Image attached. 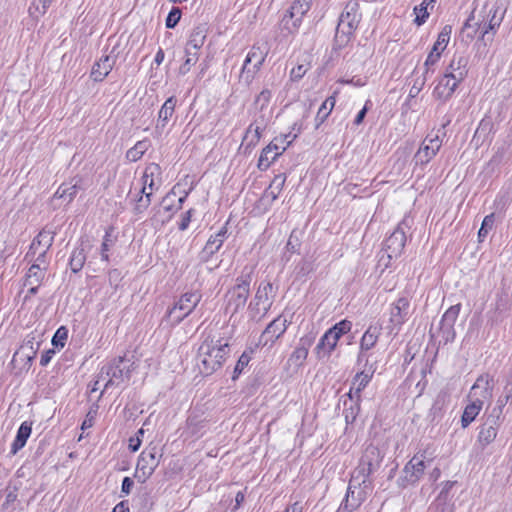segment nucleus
I'll return each mask as SVG.
<instances>
[{
	"label": "nucleus",
	"instance_id": "f257e3e1",
	"mask_svg": "<svg viewBox=\"0 0 512 512\" xmlns=\"http://www.w3.org/2000/svg\"><path fill=\"white\" fill-rule=\"evenodd\" d=\"M506 10L498 2H486L480 10H474L464 23L463 29L476 28L482 40L492 41L500 27Z\"/></svg>",
	"mask_w": 512,
	"mask_h": 512
},
{
	"label": "nucleus",
	"instance_id": "f03ea898",
	"mask_svg": "<svg viewBox=\"0 0 512 512\" xmlns=\"http://www.w3.org/2000/svg\"><path fill=\"white\" fill-rule=\"evenodd\" d=\"M230 354L227 340L207 336L198 348V368L202 375L209 376L218 371Z\"/></svg>",
	"mask_w": 512,
	"mask_h": 512
},
{
	"label": "nucleus",
	"instance_id": "7ed1b4c3",
	"mask_svg": "<svg viewBox=\"0 0 512 512\" xmlns=\"http://www.w3.org/2000/svg\"><path fill=\"white\" fill-rule=\"evenodd\" d=\"M253 268L245 267L242 273L236 278L235 285L226 293V311L232 315L243 309L250 295Z\"/></svg>",
	"mask_w": 512,
	"mask_h": 512
},
{
	"label": "nucleus",
	"instance_id": "20e7f679",
	"mask_svg": "<svg viewBox=\"0 0 512 512\" xmlns=\"http://www.w3.org/2000/svg\"><path fill=\"white\" fill-rule=\"evenodd\" d=\"M133 364L134 363L126 357H118L113 359L111 362L107 363L101 368L95 386L99 383V381L106 380L104 390H107L109 387L118 385L125 379H129L130 373L133 370Z\"/></svg>",
	"mask_w": 512,
	"mask_h": 512
},
{
	"label": "nucleus",
	"instance_id": "39448f33",
	"mask_svg": "<svg viewBox=\"0 0 512 512\" xmlns=\"http://www.w3.org/2000/svg\"><path fill=\"white\" fill-rule=\"evenodd\" d=\"M297 138V134L289 132L287 134L275 137L266 147L261 151L258 168L261 171L267 170L270 165L290 146V144Z\"/></svg>",
	"mask_w": 512,
	"mask_h": 512
},
{
	"label": "nucleus",
	"instance_id": "423d86ee",
	"mask_svg": "<svg viewBox=\"0 0 512 512\" xmlns=\"http://www.w3.org/2000/svg\"><path fill=\"white\" fill-rule=\"evenodd\" d=\"M383 455L381 454L378 447L374 445H368L359 462L358 467L352 474V476H359L365 487H370L372 484L369 476L378 470L382 462Z\"/></svg>",
	"mask_w": 512,
	"mask_h": 512
},
{
	"label": "nucleus",
	"instance_id": "0eeeda50",
	"mask_svg": "<svg viewBox=\"0 0 512 512\" xmlns=\"http://www.w3.org/2000/svg\"><path fill=\"white\" fill-rule=\"evenodd\" d=\"M201 299L202 294L197 290L185 292L167 311V317L173 325H178L194 311Z\"/></svg>",
	"mask_w": 512,
	"mask_h": 512
},
{
	"label": "nucleus",
	"instance_id": "6e6552de",
	"mask_svg": "<svg viewBox=\"0 0 512 512\" xmlns=\"http://www.w3.org/2000/svg\"><path fill=\"white\" fill-rule=\"evenodd\" d=\"M371 491L372 484L370 487H365L359 476H352L347 488L346 497L336 512H352L356 510L366 500Z\"/></svg>",
	"mask_w": 512,
	"mask_h": 512
},
{
	"label": "nucleus",
	"instance_id": "1a4fd4ad",
	"mask_svg": "<svg viewBox=\"0 0 512 512\" xmlns=\"http://www.w3.org/2000/svg\"><path fill=\"white\" fill-rule=\"evenodd\" d=\"M268 54V47L266 43L254 44L248 52L242 67V77L247 82L252 81L255 74L260 70Z\"/></svg>",
	"mask_w": 512,
	"mask_h": 512
},
{
	"label": "nucleus",
	"instance_id": "9d476101",
	"mask_svg": "<svg viewBox=\"0 0 512 512\" xmlns=\"http://www.w3.org/2000/svg\"><path fill=\"white\" fill-rule=\"evenodd\" d=\"M407 229H409V225L406 220H403L389 237H387L384 241V253L381 256V260L384 258L385 254L389 260L398 258L402 254L406 243Z\"/></svg>",
	"mask_w": 512,
	"mask_h": 512
},
{
	"label": "nucleus",
	"instance_id": "9b49d317",
	"mask_svg": "<svg viewBox=\"0 0 512 512\" xmlns=\"http://www.w3.org/2000/svg\"><path fill=\"white\" fill-rule=\"evenodd\" d=\"M360 6L356 0L347 2L344 10L342 11L337 26V31L350 36L358 28L361 21Z\"/></svg>",
	"mask_w": 512,
	"mask_h": 512
},
{
	"label": "nucleus",
	"instance_id": "f8f14e48",
	"mask_svg": "<svg viewBox=\"0 0 512 512\" xmlns=\"http://www.w3.org/2000/svg\"><path fill=\"white\" fill-rule=\"evenodd\" d=\"M161 454L153 447L141 452L137 465L135 477L139 482L144 483L155 471L160 462Z\"/></svg>",
	"mask_w": 512,
	"mask_h": 512
},
{
	"label": "nucleus",
	"instance_id": "ddd939ff",
	"mask_svg": "<svg viewBox=\"0 0 512 512\" xmlns=\"http://www.w3.org/2000/svg\"><path fill=\"white\" fill-rule=\"evenodd\" d=\"M273 285L271 282H262L258 286L254 298L249 303L248 309L253 318L264 316L272 306Z\"/></svg>",
	"mask_w": 512,
	"mask_h": 512
},
{
	"label": "nucleus",
	"instance_id": "4468645a",
	"mask_svg": "<svg viewBox=\"0 0 512 512\" xmlns=\"http://www.w3.org/2000/svg\"><path fill=\"white\" fill-rule=\"evenodd\" d=\"M312 0H296L282 19V24L290 33L296 31L303 16L310 10Z\"/></svg>",
	"mask_w": 512,
	"mask_h": 512
},
{
	"label": "nucleus",
	"instance_id": "2eb2a0df",
	"mask_svg": "<svg viewBox=\"0 0 512 512\" xmlns=\"http://www.w3.org/2000/svg\"><path fill=\"white\" fill-rule=\"evenodd\" d=\"M118 55L119 52L117 45L112 47L110 50L105 49L99 61H97L92 67V79L96 82L103 81L113 69L118 59Z\"/></svg>",
	"mask_w": 512,
	"mask_h": 512
},
{
	"label": "nucleus",
	"instance_id": "dca6fc26",
	"mask_svg": "<svg viewBox=\"0 0 512 512\" xmlns=\"http://www.w3.org/2000/svg\"><path fill=\"white\" fill-rule=\"evenodd\" d=\"M375 370L376 368L374 367V365H369L368 359H366L364 369L361 372H358L352 380L350 390L347 394L350 401L361 402V392L371 381L373 374L375 373Z\"/></svg>",
	"mask_w": 512,
	"mask_h": 512
},
{
	"label": "nucleus",
	"instance_id": "f3484780",
	"mask_svg": "<svg viewBox=\"0 0 512 512\" xmlns=\"http://www.w3.org/2000/svg\"><path fill=\"white\" fill-rule=\"evenodd\" d=\"M460 309V304L451 306L446 310L439 322V334L444 344L453 341L455 338L454 325L459 316Z\"/></svg>",
	"mask_w": 512,
	"mask_h": 512
},
{
	"label": "nucleus",
	"instance_id": "a211bd4d",
	"mask_svg": "<svg viewBox=\"0 0 512 512\" xmlns=\"http://www.w3.org/2000/svg\"><path fill=\"white\" fill-rule=\"evenodd\" d=\"M426 465L418 461V458H411V460L404 466L402 474L398 478V485L406 488L409 485H415L422 478Z\"/></svg>",
	"mask_w": 512,
	"mask_h": 512
},
{
	"label": "nucleus",
	"instance_id": "6ab92c4d",
	"mask_svg": "<svg viewBox=\"0 0 512 512\" xmlns=\"http://www.w3.org/2000/svg\"><path fill=\"white\" fill-rule=\"evenodd\" d=\"M410 316V299L407 296L399 297L391 305L389 322L399 331L400 327L409 319Z\"/></svg>",
	"mask_w": 512,
	"mask_h": 512
},
{
	"label": "nucleus",
	"instance_id": "aec40b11",
	"mask_svg": "<svg viewBox=\"0 0 512 512\" xmlns=\"http://www.w3.org/2000/svg\"><path fill=\"white\" fill-rule=\"evenodd\" d=\"M382 325L379 323L370 324L360 339L359 353L357 356V362H366L368 357L366 352L371 350L377 343L381 335Z\"/></svg>",
	"mask_w": 512,
	"mask_h": 512
},
{
	"label": "nucleus",
	"instance_id": "412c9836",
	"mask_svg": "<svg viewBox=\"0 0 512 512\" xmlns=\"http://www.w3.org/2000/svg\"><path fill=\"white\" fill-rule=\"evenodd\" d=\"M55 237V231L47 226L44 227L32 240L26 258L35 257L38 251L48 252L51 248Z\"/></svg>",
	"mask_w": 512,
	"mask_h": 512
},
{
	"label": "nucleus",
	"instance_id": "4be33fe9",
	"mask_svg": "<svg viewBox=\"0 0 512 512\" xmlns=\"http://www.w3.org/2000/svg\"><path fill=\"white\" fill-rule=\"evenodd\" d=\"M501 422V420L490 415L486 417L484 423L479 427L477 436V440L482 446H487L495 440Z\"/></svg>",
	"mask_w": 512,
	"mask_h": 512
},
{
	"label": "nucleus",
	"instance_id": "5701e85b",
	"mask_svg": "<svg viewBox=\"0 0 512 512\" xmlns=\"http://www.w3.org/2000/svg\"><path fill=\"white\" fill-rule=\"evenodd\" d=\"M492 382L493 379L488 374L480 375L471 387L469 398L472 400L479 398L482 403H484V400L490 399L493 389Z\"/></svg>",
	"mask_w": 512,
	"mask_h": 512
},
{
	"label": "nucleus",
	"instance_id": "b1692460",
	"mask_svg": "<svg viewBox=\"0 0 512 512\" xmlns=\"http://www.w3.org/2000/svg\"><path fill=\"white\" fill-rule=\"evenodd\" d=\"M461 82L448 74H444L435 87L433 95L439 100L447 101L452 97Z\"/></svg>",
	"mask_w": 512,
	"mask_h": 512
},
{
	"label": "nucleus",
	"instance_id": "393cba45",
	"mask_svg": "<svg viewBox=\"0 0 512 512\" xmlns=\"http://www.w3.org/2000/svg\"><path fill=\"white\" fill-rule=\"evenodd\" d=\"M289 321L283 315L275 318L262 333V339L265 340V344L268 342L274 343L280 338L286 331Z\"/></svg>",
	"mask_w": 512,
	"mask_h": 512
},
{
	"label": "nucleus",
	"instance_id": "a878e982",
	"mask_svg": "<svg viewBox=\"0 0 512 512\" xmlns=\"http://www.w3.org/2000/svg\"><path fill=\"white\" fill-rule=\"evenodd\" d=\"M312 343H313L312 337L306 336V337L300 338L297 346L295 347L294 351L291 353V355L288 359V363L291 366H294L296 368L303 366V364L308 356L309 348L312 345Z\"/></svg>",
	"mask_w": 512,
	"mask_h": 512
},
{
	"label": "nucleus",
	"instance_id": "bb28decb",
	"mask_svg": "<svg viewBox=\"0 0 512 512\" xmlns=\"http://www.w3.org/2000/svg\"><path fill=\"white\" fill-rule=\"evenodd\" d=\"M468 58L462 54H454L450 64L446 68L445 74H448L458 81H463L468 73Z\"/></svg>",
	"mask_w": 512,
	"mask_h": 512
},
{
	"label": "nucleus",
	"instance_id": "cd10ccee",
	"mask_svg": "<svg viewBox=\"0 0 512 512\" xmlns=\"http://www.w3.org/2000/svg\"><path fill=\"white\" fill-rule=\"evenodd\" d=\"M91 249V244L89 241H81L78 246H76L69 259V265L71 271L74 273H78L83 268L86 258L87 252Z\"/></svg>",
	"mask_w": 512,
	"mask_h": 512
},
{
	"label": "nucleus",
	"instance_id": "c85d7f7f",
	"mask_svg": "<svg viewBox=\"0 0 512 512\" xmlns=\"http://www.w3.org/2000/svg\"><path fill=\"white\" fill-rule=\"evenodd\" d=\"M339 339L329 329L320 338L315 347L316 355L319 359L329 357L335 350Z\"/></svg>",
	"mask_w": 512,
	"mask_h": 512
},
{
	"label": "nucleus",
	"instance_id": "c756f323",
	"mask_svg": "<svg viewBox=\"0 0 512 512\" xmlns=\"http://www.w3.org/2000/svg\"><path fill=\"white\" fill-rule=\"evenodd\" d=\"M177 99L175 96L169 97L158 112V120L155 127L156 131L162 132L166 127L169 119L173 115L176 107Z\"/></svg>",
	"mask_w": 512,
	"mask_h": 512
},
{
	"label": "nucleus",
	"instance_id": "7c9ffc66",
	"mask_svg": "<svg viewBox=\"0 0 512 512\" xmlns=\"http://www.w3.org/2000/svg\"><path fill=\"white\" fill-rule=\"evenodd\" d=\"M160 174V167L157 164H150L148 167H146L144 174L142 176V186L139 189V193L146 194L151 193L154 189L155 182H154V175Z\"/></svg>",
	"mask_w": 512,
	"mask_h": 512
},
{
	"label": "nucleus",
	"instance_id": "2f4dec72",
	"mask_svg": "<svg viewBox=\"0 0 512 512\" xmlns=\"http://www.w3.org/2000/svg\"><path fill=\"white\" fill-rule=\"evenodd\" d=\"M227 238V228L222 227L217 233L211 235L204 247V252L211 256L219 251Z\"/></svg>",
	"mask_w": 512,
	"mask_h": 512
},
{
	"label": "nucleus",
	"instance_id": "473e14b6",
	"mask_svg": "<svg viewBox=\"0 0 512 512\" xmlns=\"http://www.w3.org/2000/svg\"><path fill=\"white\" fill-rule=\"evenodd\" d=\"M483 407V403L478 398L477 400H472L471 402L465 407L462 417H461V426L463 428L468 427L478 416L481 409Z\"/></svg>",
	"mask_w": 512,
	"mask_h": 512
},
{
	"label": "nucleus",
	"instance_id": "72a5a7b5",
	"mask_svg": "<svg viewBox=\"0 0 512 512\" xmlns=\"http://www.w3.org/2000/svg\"><path fill=\"white\" fill-rule=\"evenodd\" d=\"M31 431L32 427L31 424H29L28 422L25 421L20 425L15 440L13 441L11 447V452L13 454H16L20 449H22L25 446L27 439L31 434Z\"/></svg>",
	"mask_w": 512,
	"mask_h": 512
},
{
	"label": "nucleus",
	"instance_id": "f704fd0d",
	"mask_svg": "<svg viewBox=\"0 0 512 512\" xmlns=\"http://www.w3.org/2000/svg\"><path fill=\"white\" fill-rule=\"evenodd\" d=\"M206 27L204 25H199L195 27L189 37V40L186 44V48L189 50L198 51L204 44L206 39Z\"/></svg>",
	"mask_w": 512,
	"mask_h": 512
},
{
	"label": "nucleus",
	"instance_id": "c9c22d12",
	"mask_svg": "<svg viewBox=\"0 0 512 512\" xmlns=\"http://www.w3.org/2000/svg\"><path fill=\"white\" fill-rule=\"evenodd\" d=\"M46 273L47 270L45 267H39V265H31L25 275L24 285H41L45 279Z\"/></svg>",
	"mask_w": 512,
	"mask_h": 512
},
{
	"label": "nucleus",
	"instance_id": "e433bc0d",
	"mask_svg": "<svg viewBox=\"0 0 512 512\" xmlns=\"http://www.w3.org/2000/svg\"><path fill=\"white\" fill-rule=\"evenodd\" d=\"M150 147V141L147 139L138 141L132 148L126 152V158L131 162L138 161Z\"/></svg>",
	"mask_w": 512,
	"mask_h": 512
},
{
	"label": "nucleus",
	"instance_id": "4c0bfd02",
	"mask_svg": "<svg viewBox=\"0 0 512 512\" xmlns=\"http://www.w3.org/2000/svg\"><path fill=\"white\" fill-rule=\"evenodd\" d=\"M77 184H62L54 194V198L63 199L67 204L71 203L78 193Z\"/></svg>",
	"mask_w": 512,
	"mask_h": 512
},
{
	"label": "nucleus",
	"instance_id": "58836bf2",
	"mask_svg": "<svg viewBox=\"0 0 512 512\" xmlns=\"http://www.w3.org/2000/svg\"><path fill=\"white\" fill-rule=\"evenodd\" d=\"M272 118V112L268 109H255L251 125L257 126V128H265L270 124Z\"/></svg>",
	"mask_w": 512,
	"mask_h": 512
},
{
	"label": "nucleus",
	"instance_id": "ea45409f",
	"mask_svg": "<svg viewBox=\"0 0 512 512\" xmlns=\"http://www.w3.org/2000/svg\"><path fill=\"white\" fill-rule=\"evenodd\" d=\"M336 103L335 97L331 96L328 97L320 106L317 115H316V127H319L320 124H322L327 117L330 115L331 111L333 110Z\"/></svg>",
	"mask_w": 512,
	"mask_h": 512
},
{
	"label": "nucleus",
	"instance_id": "a19ab883",
	"mask_svg": "<svg viewBox=\"0 0 512 512\" xmlns=\"http://www.w3.org/2000/svg\"><path fill=\"white\" fill-rule=\"evenodd\" d=\"M285 182H286V176L284 174L276 175L273 178L268 190L266 191V195L268 197H271L272 201L276 200L278 198L279 194L281 193V191L283 190Z\"/></svg>",
	"mask_w": 512,
	"mask_h": 512
},
{
	"label": "nucleus",
	"instance_id": "79ce46f5",
	"mask_svg": "<svg viewBox=\"0 0 512 512\" xmlns=\"http://www.w3.org/2000/svg\"><path fill=\"white\" fill-rule=\"evenodd\" d=\"M451 32V26H444L441 32L438 34L437 40L434 43L432 50L441 54L449 43Z\"/></svg>",
	"mask_w": 512,
	"mask_h": 512
},
{
	"label": "nucleus",
	"instance_id": "37998d69",
	"mask_svg": "<svg viewBox=\"0 0 512 512\" xmlns=\"http://www.w3.org/2000/svg\"><path fill=\"white\" fill-rule=\"evenodd\" d=\"M260 139L253 133V131L247 127L244 137L242 139L240 149H243L244 153H251V151L259 143Z\"/></svg>",
	"mask_w": 512,
	"mask_h": 512
},
{
	"label": "nucleus",
	"instance_id": "c03bdc74",
	"mask_svg": "<svg viewBox=\"0 0 512 512\" xmlns=\"http://www.w3.org/2000/svg\"><path fill=\"white\" fill-rule=\"evenodd\" d=\"M435 457L436 448L433 445H427L424 449H420L412 458H418V461L427 466Z\"/></svg>",
	"mask_w": 512,
	"mask_h": 512
},
{
	"label": "nucleus",
	"instance_id": "a18cd8bd",
	"mask_svg": "<svg viewBox=\"0 0 512 512\" xmlns=\"http://www.w3.org/2000/svg\"><path fill=\"white\" fill-rule=\"evenodd\" d=\"M434 153L430 151V148L427 145V142H422L419 150L416 152L414 156V160L416 164L425 165L427 164L433 157Z\"/></svg>",
	"mask_w": 512,
	"mask_h": 512
},
{
	"label": "nucleus",
	"instance_id": "49530a36",
	"mask_svg": "<svg viewBox=\"0 0 512 512\" xmlns=\"http://www.w3.org/2000/svg\"><path fill=\"white\" fill-rule=\"evenodd\" d=\"M430 512H454L452 505L447 501L442 493L436 498L429 508Z\"/></svg>",
	"mask_w": 512,
	"mask_h": 512
},
{
	"label": "nucleus",
	"instance_id": "de8ad7c7",
	"mask_svg": "<svg viewBox=\"0 0 512 512\" xmlns=\"http://www.w3.org/2000/svg\"><path fill=\"white\" fill-rule=\"evenodd\" d=\"M507 403L511 404V398L503 392V395L498 398L495 407L492 408L489 415L502 421L503 409Z\"/></svg>",
	"mask_w": 512,
	"mask_h": 512
},
{
	"label": "nucleus",
	"instance_id": "09e8293b",
	"mask_svg": "<svg viewBox=\"0 0 512 512\" xmlns=\"http://www.w3.org/2000/svg\"><path fill=\"white\" fill-rule=\"evenodd\" d=\"M186 53V60L185 62L180 66L179 73L182 75L187 74L191 67L197 62L198 60V54L197 51L191 50L189 52L188 48H185Z\"/></svg>",
	"mask_w": 512,
	"mask_h": 512
},
{
	"label": "nucleus",
	"instance_id": "8fccbe9b",
	"mask_svg": "<svg viewBox=\"0 0 512 512\" xmlns=\"http://www.w3.org/2000/svg\"><path fill=\"white\" fill-rule=\"evenodd\" d=\"M53 0H32V3L29 7V12L31 15H43L46 13L47 9L51 5Z\"/></svg>",
	"mask_w": 512,
	"mask_h": 512
},
{
	"label": "nucleus",
	"instance_id": "3c124183",
	"mask_svg": "<svg viewBox=\"0 0 512 512\" xmlns=\"http://www.w3.org/2000/svg\"><path fill=\"white\" fill-rule=\"evenodd\" d=\"M272 98V91L264 88L255 98V109H268V104Z\"/></svg>",
	"mask_w": 512,
	"mask_h": 512
},
{
	"label": "nucleus",
	"instance_id": "603ef678",
	"mask_svg": "<svg viewBox=\"0 0 512 512\" xmlns=\"http://www.w3.org/2000/svg\"><path fill=\"white\" fill-rule=\"evenodd\" d=\"M351 329L352 322L347 319H343L332 326L329 331H331L338 339H340L344 334L350 332Z\"/></svg>",
	"mask_w": 512,
	"mask_h": 512
},
{
	"label": "nucleus",
	"instance_id": "864d4df0",
	"mask_svg": "<svg viewBox=\"0 0 512 512\" xmlns=\"http://www.w3.org/2000/svg\"><path fill=\"white\" fill-rule=\"evenodd\" d=\"M494 214L491 213L483 219L482 225L478 231L479 241H483V239L488 235L489 231L494 226Z\"/></svg>",
	"mask_w": 512,
	"mask_h": 512
},
{
	"label": "nucleus",
	"instance_id": "5fc2aeb1",
	"mask_svg": "<svg viewBox=\"0 0 512 512\" xmlns=\"http://www.w3.org/2000/svg\"><path fill=\"white\" fill-rule=\"evenodd\" d=\"M428 0H424L419 6L414 8V12L416 13L415 23L417 25H422L425 23L426 19L429 16L427 12Z\"/></svg>",
	"mask_w": 512,
	"mask_h": 512
},
{
	"label": "nucleus",
	"instance_id": "6e6d98bb",
	"mask_svg": "<svg viewBox=\"0 0 512 512\" xmlns=\"http://www.w3.org/2000/svg\"><path fill=\"white\" fill-rule=\"evenodd\" d=\"M67 337H68V330H67V328L64 327V326H61L55 332V334H54V336L52 338V344L55 347L63 348L64 345H65V342L67 340Z\"/></svg>",
	"mask_w": 512,
	"mask_h": 512
},
{
	"label": "nucleus",
	"instance_id": "4d7b16f0",
	"mask_svg": "<svg viewBox=\"0 0 512 512\" xmlns=\"http://www.w3.org/2000/svg\"><path fill=\"white\" fill-rule=\"evenodd\" d=\"M181 15H182V12H181L180 8L173 7L170 10V12L166 18V22H165L166 27L169 29L174 28L180 21Z\"/></svg>",
	"mask_w": 512,
	"mask_h": 512
},
{
	"label": "nucleus",
	"instance_id": "13d9d810",
	"mask_svg": "<svg viewBox=\"0 0 512 512\" xmlns=\"http://www.w3.org/2000/svg\"><path fill=\"white\" fill-rule=\"evenodd\" d=\"M150 197L151 193H146L139 196L134 207V211L136 214L143 213L149 207L151 203Z\"/></svg>",
	"mask_w": 512,
	"mask_h": 512
},
{
	"label": "nucleus",
	"instance_id": "bf43d9fd",
	"mask_svg": "<svg viewBox=\"0 0 512 512\" xmlns=\"http://www.w3.org/2000/svg\"><path fill=\"white\" fill-rule=\"evenodd\" d=\"M250 359H251L250 356L246 352H244L239 357V359L235 365V368H234V372H233V376H232L233 380H235L239 377V375L242 373L244 368L249 364Z\"/></svg>",
	"mask_w": 512,
	"mask_h": 512
},
{
	"label": "nucleus",
	"instance_id": "052dcab7",
	"mask_svg": "<svg viewBox=\"0 0 512 512\" xmlns=\"http://www.w3.org/2000/svg\"><path fill=\"white\" fill-rule=\"evenodd\" d=\"M97 412H98L97 406L90 408V410L86 414L85 419L82 422V425H81L82 430L91 428L94 425V422H95V419L97 416Z\"/></svg>",
	"mask_w": 512,
	"mask_h": 512
},
{
	"label": "nucleus",
	"instance_id": "680f3d73",
	"mask_svg": "<svg viewBox=\"0 0 512 512\" xmlns=\"http://www.w3.org/2000/svg\"><path fill=\"white\" fill-rule=\"evenodd\" d=\"M441 57V54L432 50L430 51L429 55L427 56V59L424 63L425 66V75H428L430 72V67L436 64Z\"/></svg>",
	"mask_w": 512,
	"mask_h": 512
},
{
	"label": "nucleus",
	"instance_id": "e2e57ef3",
	"mask_svg": "<svg viewBox=\"0 0 512 512\" xmlns=\"http://www.w3.org/2000/svg\"><path fill=\"white\" fill-rule=\"evenodd\" d=\"M308 67L305 64H299L294 67L290 72V78L293 81L300 80L307 72Z\"/></svg>",
	"mask_w": 512,
	"mask_h": 512
},
{
	"label": "nucleus",
	"instance_id": "0e129e2a",
	"mask_svg": "<svg viewBox=\"0 0 512 512\" xmlns=\"http://www.w3.org/2000/svg\"><path fill=\"white\" fill-rule=\"evenodd\" d=\"M111 240H110V234L109 233H106L105 236H104V239H103V242L101 244V248H100V256H101V259L103 261H108L109 260V255H108V251L110 249V244Z\"/></svg>",
	"mask_w": 512,
	"mask_h": 512
},
{
	"label": "nucleus",
	"instance_id": "69168bd1",
	"mask_svg": "<svg viewBox=\"0 0 512 512\" xmlns=\"http://www.w3.org/2000/svg\"><path fill=\"white\" fill-rule=\"evenodd\" d=\"M351 402H352L351 406L349 408L345 409V418L347 421L349 419H351L352 421L355 420L356 416L358 415V413L360 411V403L361 402H357V401H351Z\"/></svg>",
	"mask_w": 512,
	"mask_h": 512
},
{
	"label": "nucleus",
	"instance_id": "338daca9",
	"mask_svg": "<svg viewBox=\"0 0 512 512\" xmlns=\"http://www.w3.org/2000/svg\"><path fill=\"white\" fill-rule=\"evenodd\" d=\"M299 247H300V241H299L298 237L295 235V232L293 231L290 234L289 239L287 241L286 249L290 253H295L298 251Z\"/></svg>",
	"mask_w": 512,
	"mask_h": 512
},
{
	"label": "nucleus",
	"instance_id": "774afa93",
	"mask_svg": "<svg viewBox=\"0 0 512 512\" xmlns=\"http://www.w3.org/2000/svg\"><path fill=\"white\" fill-rule=\"evenodd\" d=\"M194 211L195 210L191 208L181 215V220L178 224L179 230L185 231L189 227V224L191 222V217H192V214L194 213Z\"/></svg>",
	"mask_w": 512,
	"mask_h": 512
}]
</instances>
